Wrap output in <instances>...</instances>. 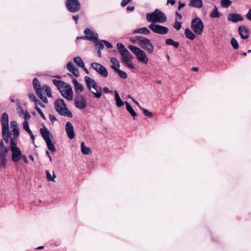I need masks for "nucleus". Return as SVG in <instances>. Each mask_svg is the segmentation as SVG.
Masks as SVG:
<instances>
[{"label":"nucleus","instance_id":"nucleus-1","mask_svg":"<svg viewBox=\"0 0 251 251\" xmlns=\"http://www.w3.org/2000/svg\"><path fill=\"white\" fill-rule=\"evenodd\" d=\"M146 20L151 23H163L167 21V17L163 12L156 9L153 12L146 14Z\"/></svg>","mask_w":251,"mask_h":251},{"label":"nucleus","instance_id":"nucleus-2","mask_svg":"<svg viewBox=\"0 0 251 251\" xmlns=\"http://www.w3.org/2000/svg\"><path fill=\"white\" fill-rule=\"evenodd\" d=\"M85 83L89 91L94 95L96 98H100L101 96V88L99 89L95 81L88 76L84 77Z\"/></svg>","mask_w":251,"mask_h":251},{"label":"nucleus","instance_id":"nucleus-3","mask_svg":"<svg viewBox=\"0 0 251 251\" xmlns=\"http://www.w3.org/2000/svg\"><path fill=\"white\" fill-rule=\"evenodd\" d=\"M54 107L57 112L61 115L72 118V113L67 108L64 100L58 99L54 101Z\"/></svg>","mask_w":251,"mask_h":251},{"label":"nucleus","instance_id":"nucleus-4","mask_svg":"<svg viewBox=\"0 0 251 251\" xmlns=\"http://www.w3.org/2000/svg\"><path fill=\"white\" fill-rule=\"evenodd\" d=\"M128 49L136 56L138 60L144 64H147L149 59L144 51L140 48L130 45L128 46Z\"/></svg>","mask_w":251,"mask_h":251},{"label":"nucleus","instance_id":"nucleus-5","mask_svg":"<svg viewBox=\"0 0 251 251\" xmlns=\"http://www.w3.org/2000/svg\"><path fill=\"white\" fill-rule=\"evenodd\" d=\"M137 40L141 48L146 50L149 53H152L154 50V46L151 40L142 36H137Z\"/></svg>","mask_w":251,"mask_h":251},{"label":"nucleus","instance_id":"nucleus-6","mask_svg":"<svg viewBox=\"0 0 251 251\" xmlns=\"http://www.w3.org/2000/svg\"><path fill=\"white\" fill-rule=\"evenodd\" d=\"M40 132L46 143L48 149L50 151L54 152L56 151V149L50 137V131L46 127H44L40 129Z\"/></svg>","mask_w":251,"mask_h":251},{"label":"nucleus","instance_id":"nucleus-7","mask_svg":"<svg viewBox=\"0 0 251 251\" xmlns=\"http://www.w3.org/2000/svg\"><path fill=\"white\" fill-rule=\"evenodd\" d=\"M38 97L44 102L48 103V100L46 96H44L45 93L48 97H51V89L50 86L47 85H43L38 88V91H35Z\"/></svg>","mask_w":251,"mask_h":251},{"label":"nucleus","instance_id":"nucleus-8","mask_svg":"<svg viewBox=\"0 0 251 251\" xmlns=\"http://www.w3.org/2000/svg\"><path fill=\"white\" fill-rule=\"evenodd\" d=\"M192 30L197 35H201L204 28V26L201 20L199 18H194L191 23Z\"/></svg>","mask_w":251,"mask_h":251},{"label":"nucleus","instance_id":"nucleus-9","mask_svg":"<svg viewBox=\"0 0 251 251\" xmlns=\"http://www.w3.org/2000/svg\"><path fill=\"white\" fill-rule=\"evenodd\" d=\"M66 6L69 11L75 13L81 8V4L78 0H67Z\"/></svg>","mask_w":251,"mask_h":251},{"label":"nucleus","instance_id":"nucleus-10","mask_svg":"<svg viewBox=\"0 0 251 251\" xmlns=\"http://www.w3.org/2000/svg\"><path fill=\"white\" fill-rule=\"evenodd\" d=\"M149 28L153 32L161 35L166 34L169 32V29L167 27L155 23H151Z\"/></svg>","mask_w":251,"mask_h":251},{"label":"nucleus","instance_id":"nucleus-11","mask_svg":"<svg viewBox=\"0 0 251 251\" xmlns=\"http://www.w3.org/2000/svg\"><path fill=\"white\" fill-rule=\"evenodd\" d=\"M59 91L61 93L62 96L68 100H73V91L70 84L65 83V84L63 86Z\"/></svg>","mask_w":251,"mask_h":251},{"label":"nucleus","instance_id":"nucleus-12","mask_svg":"<svg viewBox=\"0 0 251 251\" xmlns=\"http://www.w3.org/2000/svg\"><path fill=\"white\" fill-rule=\"evenodd\" d=\"M91 67L95 70L98 74L103 77H106L108 75V72L105 67L100 63L94 62L91 64Z\"/></svg>","mask_w":251,"mask_h":251},{"label":"nucleus","instance_id":"nucleus-13","mask_svg":"<svg viewBox=\"0 0 251 251\" xmlns=\"http://www.w3.org/2000/svg\"><path fill=\"white\" fill-rule=\"evenodd\" d=\"M75 105L79 109H83L86 107L87 103L85 98L82 95H78L75 99Z\"/></svg>","mask_w":251,"mask_h":251},{"label":"nucleus","instance_id":"nucleus-14","mask_svg":"<svg viewBox=\"0 0 251 251\" xmlns=\"http://www.w3.org/2000/svg\"><path fill=\"white\" fill-rule=\"evenodd\" d=\"M84 33L86 35L85 36L79 37H77V39H83L87 40H95L98 38V34H95L91 29L89 28H86L84 30Z\"/></svg>","mask_w":251,"mask_h":251},{"label":"nucleus","instance_id":"nucleus-15","mask_svg":"<svg viewBox=\"0 0 251 251\" xmlns=\"http://www.w3.org/2000/svg\"><path fill=\"white\" fill-rule=\"evenodd\" d=\"M66 131L67 136L70 139L74 138L75 134L74 130V127L72 124L70 122H67L66 124Z\"/></svg>","mask_w":251,"mask_h":251},{"label":"nucleus","instance_id":"nucleus-16","mask_svg":"<svg viewBox=\"0 0 251 251\" xmlns=\"http://www.w3.org/2000/svg\"><path fill=\"white\" fill-rule=\"evenodd\" d=\"M238 32L242 39H247L249 37V29L245 25H241L238 27Z\"/></svg>","mask_w":251,"mask_h":251},{"label":"nucleus","instance_id":"nucleus-17","mask_svg":"<svg viewBox=\"0 0 251 251\" xmlns=\"http://www.w3.org/2000/svg\"><path fill=\"white\" fill-rule=\"evenodd\" d=\"M11 151L12 152V160L14 162H17L22 158V153L20 148Z\"/></svg>","mask_w":251,"mask_h":251},{"label":"nucleus","instance_id":"nucleus-18","mask_svg":"<svg viewBox=\"0 0 251 251\" xmlns=\"http://www.w3.org/2000/svg\"><path fill=\"white\" fill-rule=\"evenodd\" d=\"M0 122L2 126V129L9 128L8 115L7 113L4 112L1 116Z\"/></svg>","mask_w":251,"mask_h":251},{"label":"nucleus","instance_id":"nucleus-19","mask_svg":"<svg viewBox=\"0 0 251 251\" xmlns=\"http://www.w3.org/2000/svg\"><path fill=\"white\" fill-rule=\"evenodd\" d=\"M244 20L242 16L239 14L232 13L228 15L227 20L232 22L233 23H237L239 21H242Z\"/></svg>","mask_w":251,"mask_h":251},{"label":"nucleus","instance_id":"nucleus-20","mask_svg":"<svg viewBox=\"0 0 251 251\" xmlns=\"http://www.w3.org/2000/svg\"><path fill=\"white\" fill-rule=\"evenodd\" d=\"M111 68L116 73L118 74L119 76L123 78V79H126L127 77V74L124 71L120 70L119 68L117 67L114 65H112L111 66Z\"/></svg>","mask_w":251,"mask_h":251},{"label":"nucleus","instance_id":"nucleus-21","mask_svg":"<svg viewBox=\"0 0 251 251\" xmlns=\"http://www.w3.org/2000/svg\"><path fill=\"white\" fill-rule=\"evenodd\" d=\"M120 54L122 56V61L123 62H129L130 59H132L133 58V56L130 53L128 50L122 51Z\"/></svg>","mask_w":251,"mask_h":251},{"label":"nucleus","instance_id":"nucleus-22","mask_svg":"<svg viewBox=\"0 0 251 251\" xmlns=\"http://www.w3.org/2000/svg\"><path fill=\"white\" fill-rule=\"evenodd\" d=\"M72 81L74 84V88L76 93L79 94L83 91V86L79 83L75 78H73Z\"/></svg>","mask_w":251,"mask_h":251},{"label":"nucleus","instance_id":"nucleus-23","mask_svg":"<svg viewBox=\"0 0 251 251\" xmlns=\"http://www.w3.org/2000/svg\"><path fill=\"white\" fill-rule=\"evenodd\" d=\"M189 6L196 8H201L203 6L202 0H190Z\"/></svg>","mask_w":251,"mask_h":251},{"label":"nucleus","instance_id":"nucleus-24","mask_svg":"<svg viewBox=\"0 0 251 251\" xmlns=\"http://www.w3.org/2000/svg\"><path fill=\"white\" fill-rule=\"evenodd\" d=\"M2 137L5 142L6 143H8L9 142V140H11V133L9 132V129H2Z\"/></svg>","mask_w":251,"mask_h":251},{"label":"nucleus","instance_id":"nucleus-25","mask_svg":"<svg viewBox=\"0 0 251 251\" xmlns=\"http://www.w3.org/2000/svg\"><path fill=\"white\" fill-rule=\"evenodd\" d=\"M114 94H115V99L116 101V104L117 107H121L124 105V103H125V102H124L122 100H121L118 92L115 90L114 91Z\"/></svg>","mask_w":251,"mask_h":251},{"label":"nucleus","instance_id":"nucleus-26","mask_svg":"<svg viewBox=\"0 0 251 251\" xmlns=\"http://www.w3.org/2000/svg\"><path fill=\"white\" fill-rule=\"evenodd\" d=\"M134 34H143L148 35L150 33V30L146 27L139 28L135 29L133 32Z\"/></svg>","mask_w":251,"mask_h":251},{"label":"nucleus","instance_id":"nucleus-27","mask_svg":"<svg viewBox=\"0 0 251 251\" xmlns=\"http://www.w3.org/2000/svg\"><path fill=\"white\" fill-rule=\"evenodd\" d=\"M81 151L82 153L85 155H87L91 153L90 148L86 147L84 142H82L81 143Z\"/></svg>","mask_w":251,"mask_h":251},{"label":"nucleus","instance_id":"nucleus-28","mask_svg":"<svg viewBox=\"0 0 251 251\" xmlns=\"http://www.w3.org/2000/svg\"><path fill=\"white\" fill-rule=\"evenodd\" d=\"M126 105V109L127 111L130 114L131 116L135 118L137 116L136 112L130 105V104L127 101H125Z\"/></svg>","mask_w":251,"mask_h":251},{"label":"nucleus","instance_id":"nucleus-29","mask_svg":"<svg viewBox=\"0 0 251 251\" xmlns=\"http://www.w3.org/2000/svg\"><path fill=\"white\" fill-rule=\"evenodd\" d=\"M95 46L99 50H102L104 48L103 40H99L98 38L94 41Z\"/></svg>","mask_w":251,"mask_h":251},{"label":"nucleus","instance_id":"nucleus-30","mask_svg":"<svg viewBox=\"0 0 251 251\" xmlns=\"http://www.w3.org/2000/svg\"><path fill=\"white\" fill-rule=\"evenodd\" d=\"M185 35L190 40H193L196 37L195 34L188 28L185 29Z\"/></svg>","mask_w":251,"mask_h":251},{"label":"nucleus","instance_id":"nucleus-31","mask_svg":"<svg viewBox=\"0 0 251 251\" xmlns=\"http://www.w3.org/2000/svg\"><path fill=\"white\" fill-rule=\"evenodd\" d=\"M221 14H220L216 6H215L211 13L210 14V17L212 18H218L220 17Z\"/></svg>","mask_w":251,"mask_h":251},{"label":"nucleus","instance_id":"nucleus-32","mask_svg":"<svg viewBox=\"0 0 251 251\" xmlns=\"http://www.w3.org/2000/svg\"><path fill=\"white\" fill-rule=\"evenodd\" d=\"M165 42L167 45L173 46L176 48H177L179 45V43L178 42L174 41L171 38L167 39Z\"/></svg>","mask_w":251,"mask_h":251},{"label":"nucleus","instance_id":"nucleus-33","mask_svg":"<svg viewBox=\"0 0 251 251\" xmlns=\"http://www.w3.org/2000/svg\"><path fill=\"white\" fill-rule=\"evenodd\" d=\"M74 62L80 67H84V63L80 57H75L74 58Z\"/></svg>","mask_w":251,"mask_h":251},{"label":"nucleus","instance_id":"nucleus-34","mask_svg":"<svg viewBox=\"0 0 251 251\" xmlns=\"http://www.w3.org/2000/svg\"><path fill=\"white\" fill-rule=\"evenodd\" d=\"M52 83L57 87L58 90H60L66 83L62 81L57 79H53Z\"/></svg>","mask_w":251,"mask_h":251},{"label":"nucleus","instance_id":"nucleus-35","mask_svg":"<svg viewBox=\"0 0 251 251\" xmlns=\"http://www.w3.org/2000/svg\"><path fill=\"white\" fill-rule=\"evenodd\" d=\"M17 139H15L14 138H12L11 139L10 141V150L11 151L18 149L19 148L17 146L16 143Z\"/></svg>","mask_w":251,"mask_h":251},{"label":"nucleus","instance_id":"nucleus-36","mask_svg":"<svg viewBox=\"0 0 251 251\" xmlns=\"http://www.w3.org/2000/svg\"><path fill=\"white\" fill-rule=\"evenodd\" d=\"M33 86L35 91H38V88L41 87V84L37 78H34L33 80Z\"/></svg>","mask_w":251,"mask_h":251},{"label":"nucleus","instance_id":"nucleus-37","mask_svg":"<svg viewBox=\"0 0 251 251\" xmlns=\"http://www.w3.org/2000/svg\"><path fill=\"white\" fill-rule=\"evenodd\" d=\"M231 3L230 0H221V5L223 8H228Z\"/></svg>","mask_w":251,"mask_h":251},{"label":"nucleus","instance_id":"nucleus-38","mask_svg":"<svg viewBox=\"0 0 251 251\" xmlns=\"http://www.w3.org/2000/svg\"><path fill=\"white\" fill-rule=\"evenodd\" d=\"M230 44L234 49L237 50L239 48L238 43L235 38H232L231 39Z\"/></svg>","mask_w":251,"mask_h":251},{"label":"nucleus","instance_id":"nucleus-39","mask_svg":"<svg viewBox=\"0 0 251 251\" xmlns=\"http://www.w3.org/2000/svg\"><path fill=\"white\" fill-rule=\"evenodd\" d=\"M46 177L49 181H54V178H55L56 176L54 175V173H53V176H51L50 173L49 172V171H46Z\"/></svg>","mask_w":251,"mask_h":251},{"label":"nucleus","instance_id":"nucleus-40","mask_svg":"<svg viewBox=\"0 0 251 251\" xmlns=\"http://www.w3.org/2000/svg\"><path fill=\"white\" fill-rule=\"evenodd\" d=\"M7 159V158L0 157V168H5L6 166Z\"/></svg>","mask_w":251,"mask_h":251},{"label":"nucleus","instance_id":"nucleus-41","mask_svg":"<svg viewBox=\"0 0 251 251\" xmlns=\"http://www.w3.org/2000/svg\"><path fill=\"white\" fill-rule=\"evenodd\" d=\"M117 47L119 50V52L120 53H121L122 51H125L127 50L125 47L124 45L120 43H118L117 44Z\"/></svg>","mask_w":251,"mask_h":251},{"label":"nucleus","instance_id":"nucleus-42","mask_svg":"<svg viewBox=\"0 0 251 251\" xmlns=\"http://www.w3.org/2000/svg\"><path fill=\"white\" fill-rule=\"evenodd\" d=\"M8 149H0V157L7 158Z\"/></svg>","mask_w":251,"mask_h":251},{"label":"nucleus","instance_id":"nucleus-43","mask_svg":"<svg viewBox=\"0 0 251 251\" xmlns=\"http://www.w3.org/2000/svg\"><path fill=\"white\" fill-rule=\"evenodd\" d=\"M140 108L142 110L145 116L149 117H151L152 116V114L150 111H149L147 109L143 108L142 106H140Z\"/></svg>","mask_w":251,"mask_h":251},{"label":"nucleus","instance_id":"nucleus-44","mask_svg":"<svg viewBox=\"0 0 251 251\" xmlns=\"http://www.w3.org/2000/svg\"><path fill=\"white\" fill-rule=\"evenodd\" d=\"M70 72L76 77H78L79 76V72L77 67L70 70Z\"/></svg>","mask_w":251,"mask_h":251},{"label":"nucleus","instance_id":"nucleus-45","mask_svg":"<svg viewBox=\"0 0 251 251\" xmlns=\"http://www.w3.org/2000/svg\"><path fill=\"white\" fill-rule=\"evenodd\" d=\"M23 128L27 133L29 132V131L30 132V131H31L30 129V128L29 127L28 123V121H27L24 122Z\"/></svg>","mask_w":251,"mask_h":251},{"label":"nucleus","instance_id":"nucleus-46","mask_svg":"<svg viewBox=\"0 0 251 251\" xmlns=\"http://www.w3.org/2000/svg\"><path fill=\"white\" fill-rule=\"evenodd\" d=\"M110 62L112 63V65H115L117 67H120L119 62L118 60L115 57H111L110 59Z\"/></svg>","mask_w":251,"mask_h":251},{"label":"nucleus","instance_id":"nucleus-47","mask_svg":"<svg viewBox=\"0 0 251 251\" xmlns=\"http://www.w3.org/2000/svg\"><path fill=\"white\" fill-rule=\"evenodd\" d=\"M67 69L69 71L76 68L74 63L72 62H68L67 64Z\"/></svg>","mask_w":251,"mask_h":251},{"label":"nucleus","instance_id":"nucleus-48","mask_svg":"<svg viewBox=\"0 0 251 251\" xmlns=\"http://www.w3.org/2000/svg\"><path fill=\"white\" fill-rule=\"evenodd\" d=\"M12 133H13V135L14 137V138L15 139H17V138L19 136V128H13L12 129Z\"/></svg>","mask_w":251,"mask_h":251},{"label":"nucleus","instance_id":"nucleus-49","mask_svg":"<svg viewBox=\"0 0 251 251\" xmlns=\"http://www.w3.org/2000/svg\"><path fill=\"white\" fill-rule=\"evenodd\" d=\"M35 109L37 110V111L39 113L41 117L44 120H46V117L42 110L38 106H35Z\"/></svg>","mask_w":251,"mask_h":251},{"label":"nucleus","instance_id":"nucleus-50","mask_svg":"<svg viewBox=\"0 0 251 251\" xmlns=\"http://www.w3.org/2000/svg\"><path fill=\"white\" fill-rule=\"evenodd\" d=\"M181 22L176 21L174 25V28H175L177 30H179L181 27Z\"/></svg>","mask_w":251,"mask_h":251},{"label":"nucleus","instance_id":"nucleus-51","mask_svg":"<svg viewBox=\"0 0 251 251\" xmlns=\"http://www.w3.org/2000/svg\"><path fill=\"white\" fill-rule=\"evenodd\" d=\"M10 126L13 128H19L18 124L17 122L15 121H12L10 122Z\"/></svg>","mask_w":251,"mask_h":251},{"label":"nucleus","instance_id":"nucleus-52","mask_svg":"<svg viewBox=\"0 0 251 251\" xmlns=\"http://www.w3.org/2000/svg\"><path fill=\"white\" fill-rule=\"evenodd\" d=\"M28 96L29 100L34 102L37 99L33 93H29Z\"/></svg>","mask_w":251,"mask_h":251},{"label":"nucleus","instance_id":"nucleus-53","mask_svg":"<svg viewBox=\"0 0 251 251\" xmlns=\"http://www.w3.org/2000/svg\"><path fill=\"white\" fill-rule=\"evenodd\" d=\"M34 103H35V106H38V105H40V106H41L42 107H45V105L38 99H37L34 101Z\"/></svg>","mask_w":251,"mask_h":251},{"label":"nucleus","instance_id":"nucleus-54","mask_svg":"<svg viewBox=\"0 0 251 251\" xmlns=\"http://www.w3.org/2000/svg\"><path fill=\"white\" fill-rule=\"evenodd\" d=\"M131 60L132 59H130V61L129 62H124V63L130 69H134V65H133V64L131 63Z\"/></svg>","mask_w":251,"mask_h":251},{"label":"nucleus","instance_id":"nucleus-55","mask_svg":"<svg viewBox=\"0 0 251 251\" xmlns=\"http://www.w3.org/2000/svg\"><path fill=\"white\" fill-rule=\"evenodd\" d=\"M131 60L132 59H130V61L129 62H124V63L130 69H134V65H133V64L131 63Z\"/></svg>","mask_w":251,"mask_h":251},{"label":"nucleus","instance_id":"nucleus-56","mask_svg":"<svg viewBox=\"0 0 251 251\" xmlns=\"http://www.w3.org/2000/svg\"><path fill=\"white\" fill-rule=\"evenodd\" d=\"M131 60L132 59H130V61L129 62H124V63L130 69H134V65H133V64L131 63Z\"/></svg>","mask_w":251,"mask_h":251},{"label":"nucleus","instance_id":"nucleus-57","mask_svg":"<svg viewBox=\"0 0 251 251\" xmlns=\"http://www.w3.org/2000/svg\"><path fill=\"white\" fill-rule=\"evenodd\" d=\"M103 43L107 48L112 49L113 48V45L108 41L103 40Z\"/></svg>","mask_w":251,"mask_h":251},{"label":"nucleus","instance_id":"nucleus-58","mask_svg":"<svg viewBox=\"0 0 251 251\" xmlns=\"http://www.w3.org/2000/svg\"><path fill=\"white\" fill-rule=\"evenodd\" d=\"M49 119L52 123H54L55 121H57L56 117L52 114L49 115Z\"/></svg>","mask_w":251,"mask_h":251},{"label":"nucleus","instance_id":"nucleus-59","mask_svg":"<svg viewBox=\"0 0 251 251\" xmlns=\"http://www.w3.org/2000/svg\"><path fill=\"white\" fill-rule=\"evenodd\" d=\"M25 121H27L30 118V115L27 111H26L24 114Z\"/></svg>","mask_w":251,"mask_h":251},{"label":"nucleus","instance_id":"nucleus-60","mask_svg":"<svg viewBox=\"0 0 251 251\" xmlns=\"http://www.w3.org/2000/svg\"><path fill=\"white\" fill-rule=\"evenodd\" d=\"M131 1V0H123L121 3V6L122 7H125Z\"/></svg>","mask_w":251,"mask_h":251},{"label":"nucleus","instance_id":"nucleus-61","mask_svg":"<svg viewBox=\"0 0 251 251\" xmlns=\"http://www.w3.org/2000/svg\"><path fill=\"white\" fill-rule=\"evenodd\" d=\"M246 17L249 21H251V8L249 10L246 14Z\"/></svg>","mask_w":251,"mask_h":251},{"label":"nucleus","instance_id":"nucleus-62","mask_svg":"<svg viewBox=\"0 0 251 251\" xmlns=\"http://www.w3.org/2000/svg\"><path fill=\"white\" fill-rule=\"evenodd\" d=\"M103 91L105 94H107V93H112V91H110L109 90L108 88L107 87H104L103 88Z\"/></svg>","mask_w":251,"mask_h":251},{"label":"nucleus","instance_id":"nucleus-63","mask_svg":"<svg viewBox=\"0 0 251 251\" xmlns=\"http://www.w3.org/2000/svg\"><path fill=\"white\" fill-rule=\"evenodd\" d=\"M7 149L6 147H5L3 142L2 140H0V149Z\"/></svg>","mask_w":251,"mask_h":251},{"label":"nucleus","instance_id":"nucleus-64","mask_svg":"<svg viewBox=\"0 0 251 251\" xmlns=\"http://www.w3.org/2000/svg\"><path fill=\"white\" fill-rule=\"evenodd\" d=\"M176 3V0H167V4H171L172 5H174Z\"/></svg>","mask_w":251,"mask_h":251}]
</instances>
